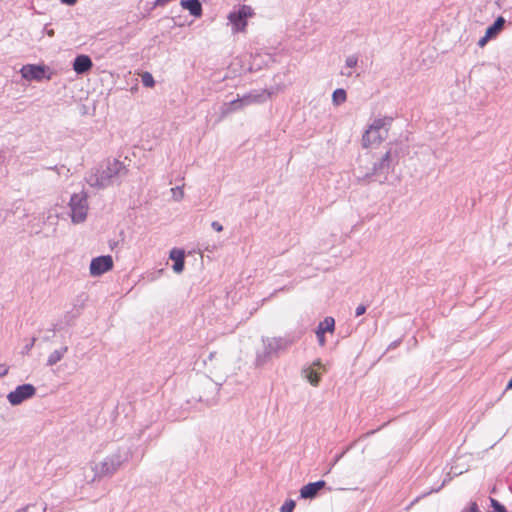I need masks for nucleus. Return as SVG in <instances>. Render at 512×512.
Masks as SVG:
<instances>
[{
  "mask_svg": "<svg viewBox=\"0 0 512 512\" xmlns=\"http://www.w3.org/2000/svg\"><path fill=\"white\" fill-rule=\"evenodd\" d=\"M390 123L388 117H377L367 125L360 138V146L366 153L376 154L375 151L387 138Z\"/></svg>",
  "mask_w": 512,
  "mask_h": 512,
  "instance_id": "nucleus-2",
  "label": "nucleus"
},
{
  "mask_svg": "<svg viewBox=\"0 0 512 512\" xmlns=\"http://www.w3.org/2000/svg\"><path fill=\"white\" fill-rule=\"evenodd\" d=\"M73 70L76 74H85L93 67V62L88 55H78L72 64Z\"/></svg>",
  "mask_w": 512,
  "mask_h": 512,
  "instance_id": "nucleus-16",
  "label": "nucleus"
},
{
  "mask_svg": "<svg viewBox=\"0 0 512 512\" xmlns=\"http://www.w3.org/2000/svg\"><path fill=\"white\" fill-rule=\"evenodd\" d=\"M284 348L283 340L277 337H266L261 340V347L256 352L257 365H263L271 356Z\"/></svg>",
  "mask_w": 512,
  "mask_h": 512,
  "instance_id": "nucleus-6",
  "label": "nucleus"
},
{
  "mask_svg": "<svg viewBox=\"0 0 512 512\" xmlns=\"http://www.w3.org/2000/svg\"><path fill=\"white\" fill-rule=\"evenodd\" d=\"M180 5L187 10L190 15L199 18L202 15V4L199 0H181Z\"/></svg>",
  "mask_w": 512,
  "mask_h": 512,
  "instance_id": "nucleus-18",
  "label": "nucleus"
},
{
  "mask_svg": "<svg viewBox=\"0 0 512 512\" xmlns=\"http://www.w3.org/2000/svg\"><path fill=\"white\" fill-rule=\"evenodd\" d=\"M170 0H155V6H162L165 3L169 2Z\"/></svg>",
  "mask_w": 512,
  "mask_h": 512,
  "instance_id": "nucleus-31",
  "label": "nucleus"
},
{
  "mask_svg": "<svg viewBox=\"0 0 512 512\" xmlns=\"http://www.w3.org/2000/svg\"><path fill=\"white\" fill-rule=\"evenodd\" d=\"M141 82L145 87L152 88L155 85L154 77L149 72H144L141 74Z\"/></svg>",
  "mask_w": 512,
  "mask_h": 512,
  "instance_id": "nucleus-22",
  "label": "nucleus"
},
{
  "mask_svg": "<svg viewBox=\"0 0 512 512\" xmlns=\"http://www.w3.org/2000/svg\"><path fill=\"white\" fill-rule=\"evenodd\" d=\"M46 508L42 503L29 504L26 507L20 508L14 512H45Z\"/></svg>",
  "mask_w": 512,
  "mask_h": 512,
  "instance_id": "nucleus-21",
  "label": "nucleus"
},
{
  "mask_svg": "<svg viewBox=\"0 0 512 512\" xmlns=\"http://www.w3.org/2000/svg\"><path fill=\"white\" fill-rule=\"evenodd\" d=\"M507 389L508 390L512 389V378L509 380V382L507 384Z\"/></svg>",
  "mask_w": 512,
  "mask_h": 512,
  "instance_id": "nucleus-32",
  "label": "nucleus"
},
{
  "mask_svg": "<svg viewBox=\"0 0 512 512\" xmlns=\"http://www.w3.org/2000/svg\"><path fill=\"white\" fill-rule=\"evenodd\" d=\"M36 395V387L33 384L25 383L16 386L11 390L7 396V402L15 407L23 404L24 402L32 399Z\"/></svg>",
  "mask_w": 512,
  "mask_h": 512,
  "instance_id": "nucleus-9",
  "label": "nucleus"
},
{
  "mask_svg": "<svg viewBox=\"0 0 512 512\" xmlns=\"http://www.w3.org/2000/svg\"><path fill=\"white\" fill-rule=\"evenodd\" d=\"M491 506H492L494 512H507L505 507L503 505H501L495 499H491Z\"/></svg>",
  "mask_w": 512,
  "mask_h": 512,
  "instance_id": "nucleus-26",
  "label": "nucleus"
},
{
  "mask_svg": "<svg viewBox=\"0 0 512 512\" xmlns=\"http://www.w3.org/2000/svg\"><path fill=\"white\" fill-rule=\"evenodd\" d=\"M21 78L28 82L50 81L55 72L45 64H25L19 71Z\"/></svg>",
  "mask_w": 512,
  "mask_h": 512,
  "instance_id": "nucleus-5",
  "label": "nucleus"
},
{
  "mask_svg": "<svg viewBox=\"0 0 512 512\" xmlns=\"http://www.w3.org/2000/svg\"><path fill=\"white\" fill-rule=\"evenodd\" d=\"M78 0H60L62 4L73 6L77 3Z\"/></svg>",
  "mask_w": 512,
  "mask_h": 512,
  "instance_id": "nucleus-29",
  "label": "nucleus"
},
{
  "mask_svg": "<svg viewBox=\"0 0 512 512\" xmlns=\"http://www.w3.org/2000/svg\"><path fill=\"white\" fill-rule=\"evenodd\" d=\"M347 100V93L344 89L338 88L332 93V104L336 107L342 105Z\"/></svg>",
  "mask_w": 512,
  "mask_h": 512,
  "instance_id": "nucleus-20",
  "label": "nucleus"
},
{
  "mask_svg": "<svg viewBox=\"0 0 512 512\" xmlns=\"http://www.w3.org/2000/svg\"><path fill=\"white\" fill-rule=\"evenodd\" d=\"M211 226L216 232H221L223 230V226L217 221L213 222Z\"/></svg>",
  "mask_w": 512,
  "mask_h": 512,
  "instance_id": "nucleus-28",
  "label": "nucleus"
},
{
  "mask_svg": "<svg viewBox=\"0 0 512 512\" xmlns=\"http://www.w3.org/2000/svg\"><path fill=\"white\" fill-rule=\"evenodd\" d=\"M463 512H478V506L475 502H472L463 509Z\"/></svg>",
  "mask_w": 512,
  "mask_h": 512,
  "instance_id": "nucleus-27",
  "label": "nucleus"
},
{
  "mask_svg": "<svg viewBox=\"0 0 512 512\" xmlns=\"http://www.w3.org/2000/svg\"><path fill=\"white\" fill-rule=\"evenodd\" d=\"M505 19L499 16L495 22L486 28L484 35L478 40V46L483 48L490 40L495 39L504 29Z\"/></svg>",
  "mask_w": 512,
  "mask_h": 512,
  "instance_id": "nucleus-13",
  "label": "nucleus"
},
{
  "mask_svg": "<svg viewBox=\"0 0 512 512\" xmlns=\"http://www.w3.org/2000/svg\"><path fill=\"white\" fill-rule=\"evenodd\" d=\"M171 198L174 201H181L184 198V189L181 186H176L170 190Z\"/></svg>",
  "mask_w": 512,
  "mask_h": 512,
  "instance_id": "nucleus-23",
  "label": "nucleus"
},
{
  "mask_svg": "<svg viewBox=\"0 0 512 512\" xmlns=\"http://www.w3.org/2000/svg\"><path fill=\"white\" fill-rule=\"evenodd\" d=\"M324 486L325 482L322 480L308 483L300 489V496L303 499H312Z\"/></svg>",
  "mask_w": 512,
  "mask_h": 512,
  "instance_id": "nucleus-17",
  "label": "nucleus"
},
{
  "mask_svg": "<svg viewBox=\"0 0 512 512\" xmlns=\"http://www.w3.org/2000/svg\"><path fill=\"white\" fill-rule=\"evenodd\" d=\"M325 366L320 360H315L311 365L303 369V378L312 386L316 387L321 379V375L325 372Z\"/></svg>",
  "mask_w": 512,
  "mask_h": 512,
  "instance_id": "nucleus-12",
  "label": "nucleus"
},
{
  "mask_svg": "<svg viewBox=\"0 0 512 512\" xmlns=\"http://www.w3.org/2000/svg\"><path fill=\"white\" fill-rule=\"evenodd\" d=\"M295 501L294 500H286L283 505L280 508L281 512H293L295 508Z\"/></svg>",
  "mask_w": 512,
  "mask_h": 512,
  "instance_id": "nucleus-25",
  "label": "nucleus"
},
{
  "mask_svg": "<svg viewBox=\"0 0 512 512\" xmlns=\"http://www.w3.org/2000/svg\"><path fill=\"white\" fill-rule=\"evenodd\" d=\"M357 64H358V57L356 55H349L345 59L344 66L346 69L353 70L354 68H356Z\"/></svg>",
  "mask_w": 512,
  "mask_h": 512,
  "instance_id": "nucleus-24",
  "label": "nucleus"
},
{
  "mask_svg": "<svg viewBox=\"0 0 512 512\" xmlns=\"http://www.w3.org/2000/svg\"><path fill=\"white\" fill-rule=\"evenodd\" d=\"M67 350H68L67 347L64 345H61V346L55 348L54 350H52L48 355L47 365L53 366V365L57 364L58 362H60L66 355Z\"/></svg>",
  "mask_w": 512,
  "mask_h": 512,
  "instance_id": "nucleus-19",
  "label": "nucleus"
},
{
  "mask_svg": "<svg viewBox=\"0 0 512 512\" xmlns=\"http://www.w3.org/2000/svg\"><path fill=\"white\" fill-rule=\"evenodd\" d=\"M125 459L119 451L110 453L104 457L92 459L87 467V476L92 481H100L115 474L124 464Z\"/></svg>",
  "mask_w": 512,
  "mask_h": 512,
  "instance_id": "nucleus-3",
  "label": "nucleus"
},
{
  "mask_svg": "<svg viewBox=\"0 0 512 512\" xmlns=\"http://www.w3.org/2000/svg\"><path fill=\"white\" fill-rule=\"evenodd\" d=\"M365 310H366V309H365V307H364V306H362V305L358 306V307L356 308V315H357V316H360V315L364 314V313H365Z\"/></svg>",
  "mask_w": 512,
  "mask_h": 512,
  "instance_id": "nucleus-30",
  "label": "nucleus"
},
{
  "mask_svg": "<svg viewBox=\"0 0 512 512\" xmlns=\"http://www.w3.org/2000/svg\"><path fill=\"white\" fill-rule=\"evenodd\" d=\"M254 15H255V11L249 5L242 4V5L235 7L227 15V20L231 26L232 32L235 34L246 32L248 20L250 18L254 17Z\"/></svg>",
  "mask_w": 512,
  "mask_h": 512,
  "instance_id": "nucleus-4",
  "label": "nucleus"
},
{
  "mask_svg": "<svg viewBox=\"0 0 512 512\" xmlns=\"http://www.w3.org/2000/svg\"><path fill=\"white\" fill-rule=\"evenodd\" d=\"M123 167L117 160H109L97 171L96 184L98 186H107L120 175Z\"/></svg>",
  "mask_w": 512,
  "mask_h": 512,
  "instance_id": "nucleus-8",
  "label": "nucleus"
},
{
  "mask_svg": "<svg viewBox=\"0 0 512 512\" xmlns=\"http://www.w3.org/2000/svg\"><path fill=\"white\" fill-rule=\"evenodd\" d=\"M270 97L271 94L266 90L256 91L232 101L231 106L234 110L241 109L247 105L263 103Z\"/></svg>",
  "mask_w": 512,
  "mask_h": 512,
  "instance_id": "nucleus-11",
  "label": "nucleus"
},
{
  "mask_svg": "<svg viewBox=\"0 0 512 512\" xmlns=\"http://www.w3.org/2000/svg\"><path fill=\"white\" fill-rule=\"evenodd\" d=\"M335 330V320L333 317H325L318 325L316 329V336L320 346H324L326 343L325 333L333 334Z\"/></svg>",
  "mask_w": 512,
  "mask_h": 512,
  "instance_id": "nucleus-14",
  "label": "nucleus"
},
{
  "mask_svg": "<svg viewBox=\"0 0 512 512\" xmlns=\"http://www.w3.org/2000/svg\"><path fill=\"white\" fill-rule=\"evenodd\" d=\"M391 156V151L388 149L378 154L365 153L361 155L353 170L355 176L364 181L374 179L383 171L389 169Z\"/></svg>",
  "mask_w": 512,
  "mask_h": 512,
  "instance_id": "nucleus-1",
  "label": "nucleus"
},
{
  "mask_svg": "<svg viewBox=\"0 0 512 512\" xmlns=\"http://www.w3.org/2000/svg\"><path fill=\"white\" fill-rule=\"evenodd\" d=\"M69 207L72 222L75 224L84 222L88 213L86 194L84 192L73 194L69 201Z\"/></svg>",
  "mask_w": 512,
  "mask_h": 512,
  "instance_id": "nucleus-7",
  "label": "nucleus"
},
{
  "mask_svg": "<svg viewBox=\"0 0 512 512\" xmlns=\"http://www.w3.org/2000/svg\"><path fill=\"white\" fill-rule=\"evenodd\" d=\"M169 259L173 261L172 269L176 274L183 272L185 268V252L179 248H173L169 252Z\"/></svg>",
  "mask_w": 512,
  "mask_h": 512,
  "instance_id": "nucleus-15",
  "label": "nucleus"
},
{
  "mask_svg": "<svg viewBox=\"0 0 512 512\" xmlns=\"http://www.w3.org/2000/svg\"><path fill=\"white\" fill-rule=\"evenodd\" d=\"M114 268V259L111 255H100L91 259L89 263V275L92 278H98L112 271Z\"/></svg>",
  "mask_w": 512,
  "mask_h": 512,
  "instance_id": "nucleus-10",
  "label": "nucleus"
}]
</instances>
